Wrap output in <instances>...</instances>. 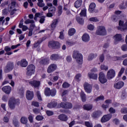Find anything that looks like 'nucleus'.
I'll return each instance as SVG.
<instances>
[{"label": "nucleus", "mask_w": 127, "mask_h": 127, "mask_svg": "<svg viewBox=\"0 0 127 127\" xmlns=\"http://www.w3.org/2000/svg\"><path fill=\"white\" fill-rule=\"evenodd\" d=\"M51 60H53V61H55L56 60H58L59 59V55L57 54H53L50 57Z\"/></svg>", "instance_id": "nucleus-29"}, {"label": "nucleus", "mask_w": 127, "mask_h": 127, "mask_svg": "<svg viewBox=\"0 0 127 127\" xmlns=\"http://www.w3.org/2000/svg\"><path fill=\"white\" fill-rule=\"evenodd\" d=\"M43 119V117L40 115H38L36 117V120H37V121H42Z\"/></svg>", "instance_id": "nucleus-63"}, {"label": "nucleus", "mask_w": 127, "mask_h": 127, "mask_svg": "<svg viewBox=\"0 0 127 127\" xmlns=\"http://www.w3.org/2000/svg\"><path fill=\"white\" fill-rule=\"evenodd\" d=\"M37 97L39 101H42V98L41 97V95H40V91H37Z\"/></svg>", "instance_id": "nucleus-50"}, {"label": "nucleus", "mask_w": 127, "mask_h": 127, "mask_svg": "<svg viewBox=\"0 0 127 127\" xmlns=\"http://www.w3.org/2000/svg\"><path fill=\"white\" fill-rule=\"evenodd\" d=\"M59 120L64 121V122H66V121L68 120V117L64 114H62L59 116Z\"/></svg>", "instance_id": "nucleus-27"}, {"label": "nucleus", "mask_w": 127, "mask_h": 127, "mask_svg": "<svg viewBox=\"0 0 127 127\" xmlns=\"http://www.w3.org/2000/svg\"><path fill=\"white\" fill-rule=\"evenodd\" d=\"M66 60L67 62L70 63V62L72 61V57H71V56H67L66 58Z\"/></svg>", "instance_id": "nucleus-59"}, {"label": "nucleus", "mask_w": 127, "mask_h": 127, "mask_svg": "<svg viewBox=\"0 0 127 127\" xmlns=\"http://www.w3.org/2000/svg\"><path fill=\"white\" fill-rule=\"evenodd\" d=\"M13 124L14 127H18V120L17 119H14L13 120Z\"/></svg>", "instance_id": "nucleus-55"}, {"label": "nucleus", "mask_w": 127, "mask_h": 127, "mask_svg": "<svg viewBox=\"0 0 127 127\" xmlns=\"http://www.w3.org/2000/svg\"><path fill=\"white\" fill-rule=\"evenodd\" d=\"M105 53H106V51L104 50L103 54L99 57V61H100V62L101 63L104 62V60H105L104 54H105Z\"/></svg>", "instance_id": "nucleus-43"}, {"label": "nucleus", "mask_w": 127, "mask_h": 127, "mask_svg": "<svg viewBox=\"0 0 127 127\" xmlns=\"http://www.w3.org/2000/svg\"><path fill=\"white\" fill-rule=\"evenodd\" d=\"M38 0L37 5L40 7H43V6L45 5V4L43 3V0Z\"/></svg>", "instance_id": "nucleus-38"}, {"label": "nucleus", "mask_w": 127, "mask_h": 127, "mask_svg": "<svg viewBox=\"0 0 127 127\" xmlns=\"http://www.w3.org/2000/svg\"><path fill=\"white\" fill-rule=\"evenodd\" d=\"M56 69H57V65L56 64H53L49 66L47 72L48 73H52V72H54Z\"/></svg>", "instance_id": "nucleus-12"}, {"label": "nucleus", "mask_w": 127, "mask_h": 127, "mask_svg": "<svg viewBox=\"0 0 127 127\" xmlns=\"http://www.w3.org/2000/svg\"><path fill=\"white\" fill-rule=\"evenodd\" d=\"M72 58L75 59L78 64H82L83 63V56L80 54L78 51H74L72 54Z\"/></svg>", "instance_id": "nucleus-1"}, {"label": "nucleus", "mask_w": 127, "mask_h": 127, "mask_svg": "<svg viewBox=\"0 0 127 127\" xmlns=\"http://www.w3.org/2000/svg\"><path fill=\"white\" fill-rule=\"evenodd\" d=\"M19 27V28H22V31H26L27 30H28V27L23 25V21H22L20 22Z\"/></svg>", "instance_id": "nucleus-21"}, {"label": "nucleus", "mask_w": 127, "mask_h": 127, "mask_svg": "<svg viewBox=\"0 0 127 127\" xmlns=\"http://www.w3.org/2000/svg\"><path fill=\"white\" fill-rule=\"evenodd\" d=\"M106 33L107 32L105 27L102 26L98 27L97 30L96 31V34L97 35H106Z\"/></svg>", "instance_id": "nucleus-6"}, {"label": "nucleus", "mask_w": 127, "mask_h": 127, "mask_svg": "<svg viewBox=\"0 0 127 127\" xmlns=\"http://www.w3.org/2000/svg\"><path fill=\"white\" fill-rule=\"evenodd\" d=\"M122 30H127V21L125 22L123 26Z\"/></svg>", "instance_id": "nucleus-64"}, {"label": "nucleus", "mask_w": 127, "mask_h": 127, "mask_svg": "<svg viewBox=\"0 0 127 127\" xmlns=\"http://www.w3.org/2000/svg\"><path fill=\"white\" fill-rule=\"evenodd\" d=\"M28 64V63H27V61H26V60L25 59H22L20 61H18L17 63V65L18 66H20L21 67H25L27 66Z\"/></svg>", "instance_id": "nucleus-10"}, {"label": "nucleus", "mask_w": 127, "mask_h": 127, "mask_svg": "<svg viewBox=\"0 0 127 127\" xmlns=\"http://www.w3.org/2000/svg\"><path fill=\"white\" fill-rule=\"evenodd\" d=\"M48 10L49 12H52V13H54V12H55L56 10V7H55V6L51 7L48 9Z\"/></svg>", "instance_id": "nucleus-41"}, {"label": "nucleus", "mask_w": 127, "mask_h": 127, "mask_svg": "<svg viewBox=\"0 0 127 127\" xmlns=\"http://www.w3.org/2000/svg\"><path fill=\"white\" fill-rule=\"evenodd\" d=\"M52 104L53 106H50V104H48L47 107L50 109H52V108H55L57 106V102L56 101H52Z\"/></svg>", "instance_id": "nucleus-35"}, {"label": "nucleus", "mask_w": 127, "mask_h": 127, "mask_svg": "<svg viewBox=\"0 0 127 127\" xmlns=\"http://www.w3.org/2000/svg\"><path fill=\"white\" fill-rule=\"evenodd\" d=\"M102 115V113L100 111H96L95 112H94L93 113L92 116L93 118H99V116H101Z\"/></svg>", "instance_id": "nucleus-36"}, {"label": "nucleus", "mask_w": 127, "mask_h": 127, "mask_svg": "<svg viewBox=\"0 0 127 127\" xmlns=\"http://www.w3.org/2000/svg\"><path fill=\"white\" fill-rule=\"evenodd\" d=\"M56 95V89H53L51 90L50 96L55 97Z\"/></svg>", "instance_id": "nucleus-44"}, {"label": "nucleus", "mask_w": 127, "mask_h": 127, "mask_svg": "<svg viewBox=\"0 0 127 127\" xmlns=\"http://www.w3.org/2000/svg\"><path fill=\"white\" fill-rule=\"evenodd\" d=\"M51 92V90L49 88L46 87L44 91L45 96H47V97H50Z\"/></svg>", "instance_id": "nucleus-31"}, {"label": "nucleus", "mask_w": 127, "mask_h": 127, "mask_svg": "<svg viewBox=\"0 0 127 127\" xmlns=\"http://www.w3.org/2000/svg\"><path fill=\"white\" fill-rule=\"evenodd\" d=\"M112 119V114H107L103 116L101 119V123H107V122H109V120Z\"/></svg>", "instance_id": "nucleus-13"}, {"label": "nucleus", "mask_w": 127, "mask_h": 127, "mask_svg": "<svg viewBox=\"0 0 127 127\" xmlns=\"http://www.w3.org/2000/svg\"><path fill=\"white\" fill-rule=\"evenodd\" d=\"M68 33L69 36H72L73 34L76 33V30L74 28H71L68 30Z\"/></svg>", "instance_id": "nucleus-30"}, {"label": "nucleus", "mask_w": 127, "mask_h": 127, "mask_svg": "<svg viewBox=\"0 0 127 127\" xmlns=\"http://www.w3.org/2000/svg\"><path fill=\"white\" fill-rule=\"evenodd\" d=\"M90 21H93L94 22H97V21H99L98 18L97 17H91L89 18Z\"/></svg>", "instance_id": "nucleus-56"}, {"label": "nucleus", "mask_w": 127, "mask_h": 127, "mask_svg": "<svg viewBox=\"0 0 127 127\" xmlns=\"http://www.w3.org/2000/svg\"><path fill=\"white\" fill-rule=\"evenodd\" d=\"M125 83H124V82L119 81L118 82L114 83V87L115 88V89H117L118 90H119L120 89H122Z\"/></svg>", "instance_id": "nucleus-15"}, {"label": "nucleus", "mask_w": 127, "mask_h": 127, "mask_svg": "<svg viewBox=\"0 0 127 127\" xmlns=\"http://www.w3.org/2000/svg\"><path fill=\"white\" fill-rule=\"evenodd\" d=\"M84 110H86V111H90L93 109V105L91 104H85L83 106Z\"/></svg>", "instance_id": "nucleus-28"}, {"label": "nucleus", "mask_w": 127, "mask_h": 127, "mask_svg": "<svg viewBox=\"0 0 127 127\" xmlns=\"http://www.w3.org/2000/svg\"><path fill=\"white\" fill-rule=\"evenodd\" d=\"M115 76H116V71L114 69H109L107 73V78L109 80L113 79L115 77Z\"/></svg>", "instance_id": "nucleus-7"}, {"label": "nucleus", "mask_w": 127, "mask_h": 127, "mask_svg": "<svg viewBox=\"0 0 127 127\" xmlns=\"http://www.w3.org/2000/svg\"><path fill=\"white\" fill-rule=\"evenodd\" d=\"M13 68H14V64L12 62H8L4 68V72L8 73V72H10V71L13 70Z\"/></svg>", "instance_id": "nucleus-3"}, {"label": "nucleus", "mask_w": 127, "mask_h": 127, "mask_svg": "<svg viewBox=\"0 0 127 127\" xmlns=\"http://www.w3.org/2000/svg\"><path fill=\"white\" fill-rule=\"evenodd\" d=\"M125 67L121 68L120 72L118 73L119 77H121V76H122V75H123V73H124V72H125Z\"/></svg>", "instance_id": "nucleus-49"}, {"label": "nucleus", "mask_w": 127, "mask_h": 127, "mask_svg": "<svg viewBox=\"0 0 127 127\" xmlns=\"http://www.w3.org/2000/svg\"><path fill=\"white\" fill-rule=\"evenodd\" d=\"M105 98L103 96H100L99 97H97L96 99H95V102H99V101H104Z\"/></svg>", "instance_id": "nucleus-45"}, {"label": "nucleus", "mask_w": 127, "mask_h": 127, "mask_svg": "<svg viewBox=\"0 0 127 127\" xmlns=\"http://www.w3.org/2000/svg\"><path fill=\"white\" fill-rule=\"evenodd\" d=\"M96 8V4L95 3H91L89 5V8L88 10L89 12H93L94 10H95V8Z\"/></svg>", "instance_id": "nucleus-26"}, {"label": "nucleus", "mask_w": 127, "mask_h": 127, "mask_svg": "<svg viewBox=\"0 0 127 127\" xmlns=\"http://www.w3.org/2000/svg\"><path fill=\"white\" fill-rule=\"evenodd\" d=\"M64 38V31H61L60 32V39H63Z\"/></svg>", "instance_id": "nucleus-58"}, {"label": "nucleus", "mask_w": 127, "mask_h": 127, "mask_svg": "<svg viewBox=\"0 0 127 127\" xmlns=\"http://www.w3.org/2000/svg\"><path fill=\"white\" fill-rule=\"evenodd\" d=\"M81 77V74L78 73L76 74L74 77L73 82H80V81H81V79H80Z\"/></svg>", "instance_id": "nucleus-34"}, {"label": "nucleus", "mask_w": 127, "mask_h": 127, "mask_svg": "<svg viewBox=\"0 0 127 127\" xmlns=\"http://www.w3.org/2000/svg\"><path fill=\"white\" fill-rule=\"evenodd\" d=\"M33 112L34 114H36V115H37L39 114V113H40V110L37 108H34L33 109Z\"/></svg>", "instance_id": "nucleus-54"}, {"label": "nucleus", "mask_w": 127, "mask_h": 127, "mask_svg": "<svg viewBox=\"0 0 127 127\" xmlns=\"http://www.w3.org/2000/svg\"><path fill=\"white\" fill-rule=\"evenodd\" d=\"M86 12H87V10L86 9H83L81 10V11L80 13V15H81L82 16H86V15H87Z\"/></svg>", "instance_id": "nucleus-42"}, {"label": "nucleus", "mask_w": 127, "mask_h": 127, "mask_svg": "<svg viewBox=\"0 0 127 127\" xmlns=\"http://www.w3.org/2000/svg\"><path fill=\"white\" fill-rule=\"evenodd\" d=\"M60 43L55 41H51L49 42L48 46L50 48L53 49H59L60 48Z\"/></svg>", "instance_id": "nucleus-5"}, {"label": "nucleus", "mask_w": 127, "mask_h": 127, "mask_svg": "<svg viewBox=\"0 0 127 127\" xmlns=\"http://www.w3.org/2000/svg\"><path fill=\"white\" fill-rule=\"evenodd\" d=\"M63 88H69L70 87V84L68 83L67 82H64L62 85Z\"/></svg>", "instance_id": "nucleus-53"}, {"label": "nucleus", "mask_w": 127, "mask_h": 127, "mask_svg": "<svg viewBox=\"0 0 127 127\" xmlns=\"http://www.w3.org/2000/svg\"><path fill=\"white\" fill-rule=\"evenodd\" d=\"M121 112L122 114H127V108H122Z\"/></svg>", "instance_id": "nucleus-60"}, {"label": "nucleus", "mask_w": 127, "mask_h": 127, "mask_svg": "<svg viewBox=\"0 0 127 127\" xmlns=\"http://www.w3.org/2000/svg\"><path fill=\"white\" fill-rule=\"evenodd\" d=\"M121 49L122 50V51H127V45H123L122 47H121Z\"/></svg>", "instance_id": "nucleus-57"}, {"label": "nucleus", "mask_w": 127, "mask_h": 127, "mask_svg": "<svg viewBox=\"0 0 127 127\" xmlns=\"http://www.w3.org/2000/svg\"><path fill=\"white\" fill-rule=\"evenodd\" d=\"M111 19L113 22H117L119 20V16L117 15H113L111 17Z\"/></svg>", "instance_id": "nucleus-40"}, {"label": "nucleus", "mask_w": 127, "mask_h": 127, "mask_svg": "<svg viewBox=\"0 0 127 127\" xmlns=\"http://www.w3.org/2000/svg\"><path fill=\"white\" fill-rule=\"evenodd\" d=\"M39 44L40 43L38 41L34 44V48H37V47H38V51H40V48H39Z\"/></svg>", "instance_id": "nucleus-52"}, {"label": "nucleus", "mask_w": 127, "mask_h": 127, "mask_svg": "<svg viewBox=\"0 0 127 127\" xmlns=\"http://www.w3.org/2000/svg\"><path fill=\"white\" fill-rule=\"evenodd\" d=\"M61 107L64 108V109H72L73 105L70 103H64V102H62L61 103Z\"/></svg>", "instance_id": "nucleus-16"}, {"label": "nucleus", "mask_w": 127, "mask_h": 127, "mask_svg": "<svg viewBox=\"0 0 127 127\" xmlns=\"http://www.w3.org/2000/svg\"><path fill=\"white\" fill-rule=\"evenodd\" d=\"M35 72V66L32 64H29L27 67V75L31 76Z\"/></svg>", "instance_id": "nucleus-4"}, {"label": "nucleus", "mask_w": 127, "mask_h": 127, "mask_svg": "<svg viewBox=\"0 0 127 127\" xmlns=\"http://www.w3.org/2000/svg\"><path fill=\"white\" fill-rule=\"evenodd\" d=\"M25 24H28L29 23H34V20L28 19L25 21Z\"/></svg>", "instance_id": "nucleus-51"}, {"label": "nucleus", "mask_w": 127, "mask_h": 127, "mask_svg": "<svg viewBox=\"0 0 127 127\" xmlns=\"http://www.w3.org/2000/svg\"><path fill=\"white\" fill-rule=\"evenodd\" d=\"M99 80L102 84H105V83H107L108 81V80L106 79V76L103 72H100L99 73Z\"/></svg>", "instance_id": "nucleus-9"}, {"label": "nucleus", "mask_w": 127, "mask_h": 127, "mask_svg": "<svg viewBox=\"0 0 127 127\" xmlns=\"http://www.w3.org/2000/svg\"><path fill=\"white\" fill-rule=\"evenodd\" d=\"M57 24H58V19H54L51 24V29H52V30H54L56 28Z\"/></svg>", "instance_id": "nucleus-19"}, {"label": "nucleus", "mask_w": 127, "mask_h": 127, "mask_svg": "<svg viewBox=\"0 0 127 127\" xmlns=\"http://www.w3.org/2000/svg\"><path fill=\"white\" fill-rule=\"evenodd\" d=\"M29 84L34 87V88H38L40 86V81L37 80H31L28 81Z\"/></svg>", "instance_id": "nucleus-8"}, {"label": "nucleus", "mask_w": 127, "mask_h": 127, "mask_svg": "<svg viewBox=\"0 0 127 127\" xmlns=\"http://www.w3.org/2000/svg\"><path fill=\"white\" fill-rule=\"evenodd\" d=\"M17 4V3L16 2V0H11V6H10L9 8H8V9L9 11H11L13 7H14L15 5Z\"/></svg>", "instance_id": "nucleus-25"}, {"label": "nucleus", "mask_w": 127, "mask_h": 127, "mask_svg": "<svg viewBox=\"0 0 127 127\" xmlns=\"http://www.w3.org/2000/svg\"><path fill=\"white\" fill-rule=\"evenodd\" d=\"M88 76L90 79H93V80H97L98 78V75L97 74L89 72Z\"/></svg>", "instance_id": "nucleus-24"}, {"label": "nucleus", "mask_w": 127, "mask_h": 127, "mask_svg": "<svg viewBox=\"0 0 127 127\" xmlns=\"http://www.w3.org/2000/svg\"><path fill=\"white\" fill-rule=\"evenodd\" d=\"M80 97H81L82 102H86L87 99L86 98V94H85V93L84 92L81 91L80 92Z\"/></svg>", "instance_id": "nucleus-32"}, {"label": "nucleus", "mask_w": 127, "mask_h": 127, "mask_svg": "<svg viewBox=\"0 0 127 127\" xmlns=\"http://www.w3.org/2000/svg\"><path fill=\"white\" fill-rule=\"evenodd\" d=\"M84 88L85 92L88 93V94H90V93L92 92V85H91V84L88 83H85L84 84Z\"/></svg>", "instance_id": "nucleus-11"}, {"label": "nucleus", "mask_w": 127, "mask_h": 127, "mask_svg": "<svg viewBox=\"0 0 127 127\" xmlns=\"http://www.w3.org/2000/svg\"><path fill=\"white\" fill-rule=\"evenodd\" d=\"M82 3H83V1L82 0H77L74 2V7L79 8V7L82 5Z\"/></svg>", "instance_id": "nucleus-23"}, {"label": "nucleus", "mask_w": 127, "mask_h": 127, "mask_svg": "<svg viewBox=\"0 0 127 127\" xmlns=\"http://www.w3.org/2000/svg\"><path fill=\"white\" fill-rule=\"evenodd\" d=\"M76 20L79 24H83L84 23V20L80 17H77Z\"/></svg>", "instance_id": "nucleus-46"}, {"label": "nucleus", "mask_w": 127, "mask_h": 127, "mask_svg": "<svg viewBox=\"0 0 127 127\" xmlns=\"http://www.w3.org/2000/svg\"><path fill=\"white\" fill-rule=\"evenodd\" d=\"M124 22L122 20H120L119 22V26L118 27L119 30H123V26H124Z\"/></svg>", "instance_id": "nucleus-39"}, {"label": "nucleus", "mask_w": 127, "mask_h": 127, "mask_svg": "<svg viewBox=\"0 0 127 127\" xmlns=\"http://www.w3.org/2000/svg\"><path fill=\"white\" fill-rule=\"evenodd\" d=\"M26 99L28 100H32V99H33V97H34L33 91L28 90L26 93Z\"/></svg>", "instance_id": "nucleus-17"}, {"label": "nucleus", "mask_w": 127, "mask_h": 127, "mask_svg": "<svg viewBox=\"0 0 127 127\" xmlns=\"http://www.w3.org/2000/svg\"><path fill=\"white\" fill-rule=\"evenodd\" d=\"M115 38V44H117L119 41H122L123 40V38H122V35L120 34H117L114 36Z\"/></svg>", "instance_id": "nucleus-18"}, {"label": "nucleus", "mask_w": 127, "mask_h": 127, "mask_svg": "<svg viewBox=\"0 0 127 127\" xmlns=\"http://www.w3.org/2000/svg\"><path fill=\"white\" fill-rule=\"evenodd\" d=\"M49 61H50V60L49 59V58H46L43 60H41L40 61V64L42 65H47L49 64Z\"/></svg>", "instance_id": "nucleus-20"}, {"label": "nucleus", "mask_w": 127, "mask_h": 127, "mask_svg": "<svg viewBox=\"0 0 127 127\" xmlns=\"http://www.w3.org/2000/svg\"><path fill=\"white\" fill-rule=\"evenodd\" d=\"M1 90L4 92V93H5V94L9 95V94H10V92H11V87L9 86H5L1 88Z\"/></svg>", "instance_id": "nucleus-14"}, {"label": "nucleus", "mask_w": 127, "mask_h": 127, "mask_svg": "<svg viewBox=\"0 0 127 127\" xmlns=\"http://www.w3.org/2000/svg\"><path fill=\"white\" fill-rule=\"evenodd\" d=\"M11 48H9L8 46H5L4 47V51L5 52H9V51H11Z\"/></svg>", "instance_id": "nucleus-61"}, {"label": "nucleus", "mask_w": 127, "mask_h": 127, "mask_svg": "<svg viewBox=\"0 0 127 127\" xmlns=\"http://www.w3.org/2000/svg\"><path fill=\"white\" fill-rule=\"evenodd\" d=\"M63 9V7L62 6H59L58 13L59 15H61L62 14V10Z\"/></svg>", "instance_id": "nucleus-47"}, {"label": "nucleus", "mask_w": 127, "mask_h": 127, "mask_svg": "<svg viewBox=\"0 0 127 127\" xmlns=\"http://www.w3.org/2000/svg\"><path fill=\"white\" fill-rule=\"evenodd\" d=\"M19 103V100L15 99L14 97H11L9 99L8 106L11 110H13L15 108V105Z\"/></svg>", "instance_id": "nucleus-2"}, {"label": "nucleus", "mask_w": 127, "mask_h": 127, "mask_svg": "<svg viewBox=\"0 0 127 127\" xmlns=\"http://www.w3.org/2000/svg\"><path fill=\"white\" fill-rule=\"evenodd\" d=\"M97 56H98V55L96 54H91L88 56L87 60H88V61H91V60H93L94 58H95V57H97Z\"/></svg>", "instance_id": "nucleus-33"}, {"label": "nucleus", "mask_w": 127, "mask_h": 127, "mask_svg": "<svg viewBox=\"0 0 127 127\" xmlns=\"http://www.w3.org/2000/svg\"><path fill=\"white\" fill-rule=\"evenodd\" d=\"M82 40L84 41V42H88V41H90V36L88 34H84L82 36Z\"/></svg>", "instance_id": "nucleus-22"}, {"label": "nucleus", "mask_w": 127, "mask_h": 127, "mask_svg": "<svg viewBox=\"0 0 127 127\" xmlns=\"http://www.w3.org/2000/svg\"><path fill=\"white\" fill-rule=\"evenodd\" d=\"M85 126L87 127H93V124L91 122H85Z\"/></svg>", "instance_id": "nucleus-48"}, {"label": "nucleus", "mask_w": 127, "mask_h": 127, "mask_svg": "<svg viewBox=\"0 0 127 127\" xmlns=\"http://www.w3.org/2000/svg\"><path fill=\"white\" fill-rule=\"evenodd\" d=\"M20 121H21V123L23 124V125H26V124H27L28 120H27V118L26 117H21Z\"/></svg>", "instance_id": "nucleus-37"}, {"label": "nucleus", "mask_w": 127, "mask_h": 127, "mask_svg": "<svg viewBox=\"0 0 127 127\" xmlns=\"http://www.w3.org/2000/svg\"><path fill=\"white\" fill-rule=\"evenodd\" d=\"M101 70H105V71H107L109 68L108 67V66L105 65H102L101 66Z\"/></svg>", "instance_id": "nucleus-62"}]
</instances>
